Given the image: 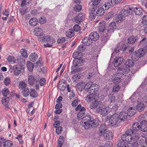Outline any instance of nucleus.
Instances as JSON below:
<instances>
[{"label": "nucleus", "instance_id": "nucleus-50", "mask_svg": "<svg viewBox=\"0 0 147 147\" xmlns=\"http://www.w3.org/2000/svg\"><path fill=\"white\" fill-rule=\"evenodd\" d=\"M24 57H23V56L22 55L18 56L17 57V60L18 63H21V62L24 63L25 62V60L24 59Z\"/></svg>", "mask_w": 147, "mask_h": 147}, {"label": "nucleus", "instance_id": "nucleus-28", "mask_svg": "<svg viewBox=\"0 0 147 147\" xmlns=\"http://www.w3.org/2000/svg\"><path fill=\"white\" fill-rule=\"evenodd\" d=\"M136 112V110L135 107H131L129 109H128L127 112V115L132 116L134 115Z\"/></svg>", "mask_w": 147, "mask_h": 147}, {"label": "nucleus", "instance_id": "nucleus-61", "mask_svg": "<svg viewBox=\"0 0 147 147\" xmlns=\"http://www.w3.org/2000/svg\"><path fill=\"white\" fill-rule=\"evenodd\" d=\"M56 129V131L57 134H60L61 133L62 128L61 127H57Z\"/></svg>", "mask_w": 147, "mask_h": 147}, {"label": "nucleus", "instance_id": "nucleus-11", "mask_svg": "<svg viewBox=\"0 0 147 147\" xmlns=\"http://www.w3.org/2000/svg\"><path fill=\"white\" fill-rule=\"evenodd\" d=\"M141 130V127L140 126L139 123H138L133 124L132 126V129H129L128 130H130L132 132V134L136 135V134H138L137 131L139 130Z\"/></svg>", "mask_w": 147, "mask_h": 147}, {"label": "nucleus", "instance_id": "nucleus-47", "mask_svg": "<svg viewBox=\"0 0 147 147\" xmlns=\"http://www.w3.org/2000/svg\"><path fill=\"white\" fill-rule=\"evenodd\" d=\"M13 144V142L10 140L4 141L3 146L4 147H10Z\"/></svg>", "mask_w": 147, "mask_h": 147}, {"label": "nucleus", "instance_id": "nucleus-23", "mask_svg": "<svg viewBox=\"0 0 147 147\" xmlns=\"http://www.w3.org/2000/svg\"><path fill=\"white\" fill-rule=\"evenodd\" d=\"M145 106L143 102L141 101H138L136 109L139 112L142 111L144 109Z\"/></svg>", "mask_w": 147, "mask_h": 147}, {"label": "nucleus", "instance_id": "nucleus-20", "mask_svg": "<svg viewBox=\"0 0 147 147\" xmlns=\"http://www.w3.org/2000/svg\"><path fill=\"white\" fill-rule=\"evenodd\" d=\"M73 57L75 59V61H77V60H80L82 57V54L81 52L78 51H75L73 54Z\"/></svg>", "mask_w": 147, "mask_h": 147}, {"label": "nucleus", "instance_id": "nucleus-52", "mask_svg": "<svg viewBox=\"0 0 147 147\" xmlns=\"http://www.w3.org/2000/svg\"><path fill=\"white\" fill-rule=\"evenodd\" d=\"M65 41V39L64 37H61L59 38L57 40V42L59 44H62Z\"/></svg>", "mask_w": 147, "mask_h": 147}, {"label": "nucleus", "instance_id": "nucleus-18", "mask_svg": "<svg viewBox=\"0 0 147 147\" xmlns=\"http://www.w3.org/2000/svg\"><path fill=\"white\" fill-rule=\"evenodd\" d=\"M119 119L121 122L124 121L127 119V114L125 112H122L118 115Z\"/></svg>", "mask_w": 147, "mask_h": 147}, {"label": "nucleus", "instance_id": "nucleus-5", "mask_svg": "<svg viewBox=\"0 0 147 147\" xmlns=\"http://www.w3.org/2000/svg\"><path fill=\"white\" fill-rule=\"evenodd\" d=\"M118 117V115L116 113H114L111 116L109 123L112 126L118 127L120 124L121 121L119 120Z\"/></svg>", "mask_w": 147, "mask_h": 147}, {"label": "nucleus", "instance_id": "nucleus-55", "mask_svg": "<svg viewBox=\"0 0 147 147\" xmlns=\"http://www.w3.org/2000/svg\"><path fill=\"white\" fill-rule=\"evenodd\" d=\"M82 6L79 5H76L74 8L75 11L77 12L80 11L81 9Z\"/></svg>", "mask_w": 147, "mask_h": 147}, {"label": "nucleus", "instance_id": "nucleus-53", "mask_svg": "<svg viewBox=\"0 0 147 147\" xmlns=\"http://www.w3.org/2000/svg\"><path fill=\"white\" fill-rule=\"evenodd\" d=\"M142 23L143 25H147V15L144 16L142 19Z\"/></svg>", "mask_w": 147, "mask_h": 147}, {"label": "nucleus", "instance_id": "nucleus-57", "mask_svg": "<svg viewBox=\"0 0 147 147\" xmlns=\"http://www.w3.org/2000/svg\"><path fill=\"white\" fill-rule=\"evenodd\" d=\"M111 6L109 2L106 3L103 5V7L106 10L108 9Z\"/></svg>", "mask_w": 147, "mask_h": 147}, {"label": "nucleus", "instance_id": "nucleus-36", "mask_svg": "<svg viewBox=\"0 0 147 147\" xmlns=\"http://www.w3.org/2000/svg\"><path fill=\"white\" fill-rule=\"evenodd\" d=\"M105 13V11L103 8L100 7L97 10L96 14L97 16H103Z\"/></svg>", "mask_w": 147, "mask_h": 147}, {"label": "nucleus", "instance_id": "nucleus-2", "mask_svg": "<svg viewBox=\"0 0 147 147\" xmlns=\"http://www.w3.org/2000/svg\"><path fill=\"white\" fill-rule=\"evenodd\" d=\"M86 119L83 121L82 123H84L85 129H88L90 127H96L99 123V121L97 118L94 119L90 115H87L85 117Z\"/></svg>", "mask_w": 147, "mask_h": 147}, {"label": "nucleus", "instance_id": "nucleus-62", "mask_svg": "<svg viewBox=\"0 0 147 147\" xmlns=\"http://www.w3.org/2000/svg\"><path fill=\"white\" fill-rule=\"evenodd\" d=\"M20 11L22 15H24L27 13L26 9L23 8L20 9Z\"/></svg>", "mask_w": 147, "mask_h": 147}, {"label": "nucleus", "instance_id": "nucleus-27", "mask_svg": "<svg viewBox=\"0 0 147 147\" xmlns=\"http://www.w3.org/2000/svg\"><path fill=\"white\" fill-rule=\"evenodd\" d=\"M104 137L106 140H111L112 138V134L111 131H106L103 134Z\"/></svg>", "mask_w": 147, "mask_h": 147}, {"label": "nucleus", "instance_id": "nucleus-45", "mask_svg": "<svg viewBox=\"0 0 147 147\" xmlns=\"http://www.w3.org/2000/svg\"><path fill=\"white\" fill-rule=\"evenodd\" d=\"M7 61L11 63H14L16 61V58L13 56H10L7 58Z\"/></svg>", "mask_w": 147, "mask_h": 147}, {"label": "nucleus", "instance_id": "nucleus-21", "mask_svg": "<svg viewBox=\"0 0 147 147\" xmlns=\"http://www.w3.org/2000/svg\"><path fill=\"white\" fill-rule=\"evenodd\" d=\"M82 42L83 44L86 45H89L92 44V41L89 36L85 37L82 40Z\"/></svg>", "mask_w": 147, "mask_h": 147}, {"label": "nucleus", "instance_id": "nucleus-59", "mask_svg": "<svg viewBox=\"0 0 147 147\" xmlns=\"http://www.w3.org/2000/svg\"><path fill=\"white\" fill-rule=\"evenodd\" d=\"M11 80L10 78L8 77L6 78L4 81V83L5 85H8L10 83Z\"/></svg>", "mask_w": 147, "mask_h": 147}, {"label": "nucleus", "instance_id": "nucleus-40", "mask_svg": "<svg viewBox=\"0 0 147 147\" xmlns=\"http://www.w3.org/2000/svg\"><path fill=\"white\" fill-rule=\"evenodd\" d=\"M2 93L4 97H9L10 96L9 90L7 88H4L2 90Z\"/></svg>", "mask_w": 147, "mask_h": 147}, {"label": "nucleus", "instance_id": "nucleus-41", "mask_svg": "<svg viewBox=\"0 0 147 147\" xmlns=\"http://www.w3.org/2000/svg\"><path fill=\"white\" fill-rule=\"evenodd\" d=\"M9 97H4L2 98L1 102L3 105L6 106V107H7L8 106V103L9 102Z\"/></svg>", "mask_w": 147, "mask_h": 147}, {"label": "nucleus", "instance_id": "nucleus-44", "mask_svg": "<svg viewBox=\"0 0 147 147\" xmlns=\"http://www.w3.org/2000/svg\"><path fill=\"white\" fill-rule=\"evenodd\" d=\"M27 84L24 81H20L19 84V88L20 89H23L25 88L27 86Z\"/></svg>", "mask_w": 147, "mask_h": 147}, {"label": "nucleus", "instance_id": "nucleus-37", "mask_svg": "<svg viewBox=\"0 0 147 147\" xmlns=\"http://www.w3.org/2000/svg\"><path fill=\"white\" fill-rule=\"evenodd\" d=\"M38 23V20L37 19L34 18L30 19L29 21V24L32 26H35Z\"/></svg>", "mask_w": 147, "mask_h": 147}, {"label": "nucleus", "instance_id": "nucleus-9", "mask_svg": "<svg viewBox=\"0 0 147 147\" xmlns=\"http://www.w3.org/2000/svg\"><path fill=\"white\" fill-rule=\"evenodd\" d=\"M98 98V94H91L88 95L86 96V100L88 102L94 101L95 100H97Z\"/></svg>", "mask_w": 147, "mask_h": 147}, {"label": "nucleus", "instance_id": "nucleus-38", "mask_svg": "<svg viewBox=\"0 0 147 147\" xmlns=\"http://www.w3.org/2000/svg\"><path fill=\"white\" fill-rule=\"evenodd\" d=\"M120 13L123 17H125L128 16L130 14V13L128 10L123 9L120 12Z\"/></svg>", "mask_w": 147, "mask_h": 147}, {"label": "nucleus", "instance_id": "nucleus-32", "mask_svg": "<svg viewBox=\"0 0 147 147\" xmlns=\"http://www.w3.org/2000/svg\"><path fill=\"white\" fill-rule=\"evenodd\" d=\"M101 0H91L92 2V7H93V12L95 11L96 9L97 6L100 3Z\"/></svg>", "mask_w": 147, "mask_h": 147}, {"label": "nucleus", "instance_id": "nucleus-30", "mask_svg": "<svg viewBox=\"0 0 147 147\" xmlns=\"http://www.w3.org/2000/svg\"><path fill=\"white\" fill-rule=\"evenodd\" d=\"M105 22L102 21L99 23L98 26V29L100 32H103L105 29Z\"/></svg>", "mask_w": 147, "mask_h": 147}, {"label": "nucleus", "instance_id": "nucleus-64", "mask_svg": "<svg viewBox=\"0 0 147 147\" xmlns=\"http://www.w3.org/2000/svg\"><path fill=\"white\" fill-rule=\"evenodd\" d=\"M46 21L45 18L43 17H41L39 20V22L40 24H43Z\"/></svg>", "mask_w": 147, "mask_h": 147}, {"label": "nucleus", "instance_id": "nucleus-22", "mask_svg": "<svg viewBox=\"0 0 147 147\" xmlns=\"http://www.w3.org/2000/svg\"><path fill=\"white\" fill-rule=\"evenodd\" d=\"M89 36L92 41V40L96 41L99 38L98 34L96 32H91L89 34Z\"/></svg>", "mask_w": 147, "mask_h": 147}, {"label": "nucleus", "instance_id": "nucleus-34", "mask_svg": "<svg viewBox=\"0 0 147 147\" xmlns=\"http://www.w3.org/2000/svg\"><path fill=\"white\" fill-rule=\"evenodd\" d=\"M67 37L71 38L74 35V32L72 29L68 30L65 34Z\"/></svg>", "mask_w": 147, "mask_h": 147}, {"label": "nucleus", "instance_id": "nucleus-15", "mask_svg": "<svg viewBox=\"0 0 147 147\" xmlns=\"http://www.w3.org/2000/svg\"><path fill=\"white\" fill-rule=\"evenodd\" d=\"M102 102L100 101L95 100L92 102L90 105V108L92 109H94L97 107H100Z\"/></svg>", "mask_w": 147, "mask_h": 147}, {"label": "nucleus", "instance_id": "nucleus-25", "mask_svg": "<svg viewBox=\"0 0 147 147\" xmlns=\"http://www.w3.org/2000/svg\"><path fill=\"white\" fill-rule=\"evenodd\" d=\"M34 33L35 35L37 36H41L43 35L42 30L41 28H35L34 30Z\"/></svg>", "mask_w": 147, "mask_h": 147}, {"label": "nucleus", "instance_id": "nucleus-13", "mask_svg": "<svg viewBox=\"0 0 147 147\" xmlns=\"http://www.w3.org/2000/svg\"><path fill=\"white\" fill-rule=\"evenodd\" d=\"M117 71L119 72L118 73H120L122 75L126 74H127L130 71L128 67L124 65L121 66L120 67L118 68Z\"/></svg>", "mask_w": 147, "mask_h": 147}, {"label": "nucleus", "instance_id": "nucleus-56", "mask_svg": "<svg viewBox=\"0 0 147 147\" xmlns=\"http://www.w3.org/2000/svg\"><path fill=\"white\" fill-rule=\"evenodd\" d=\"M80 76L78 74L74 75L72 78V79L75 82H77L80 79Z\"/></svg>", "mask_w": 147, "mask_h": 147}, {"label": "nucleus", "instance_id": "nucleus-7", "mask_svg": "<svg viewBox=\"0 0 147 147\" xmlns=\"http://www.w3.org/2000/svg\"><path fill=\"white\" fill-rule=\"evenodd\" d=\"M124 46V45H121V43L118 44L112 54L113 55L119 52H120L121 53H122L125 50L126 48Z\"/></svg>", "mask_w": 147, "mask_h": 147}, {"label": "nucleus", "instance_id": "nucleus-4", "mask_svg": "<svg viewBox=\"0 0 147 147\" xmlns=\"http://www.w3.org/2000/svg\"><path fill=\"white\" fill-rule=\"evenodd\" d=\"M96 111L97 112L100 113L102 115L106 116L110 111L111 109L102 103L100 107L96 109Z\"/></svg>", "mask_w": 147, "mask_h": 147}, {"label": "nucleus", "instance_id": "nucleus-8", "mask_svg": "<svg viewBox=\"0 0 147 147\" xmlns=\"http://www.w3.org/2000/svg\"><path fill=\"white\" fill-rule=\"evenodd\" d=\"M145 52L144 49L141 48L138 51L137 53H135L132 55V59L133 60L135 59L137 57L140 58L143 56L144 55Z\"/></svg>", "mask_w": 147, "mask_h": 147}, {"label": "nucleus", "instance_id": "nucleus-1", "mask_svg": "<svg viewBox=\"0 0 147 147\" xmlns=\"http://www.w3.org/2000/svg\"><path fill=\"white\" fill-rule=\"evenodd\" d=\"M132 132L130 130H127L125 134L121 136L122 140L124 142H133L132 144V146H136L138 145L137 142L138 141L140 136L139 134H136V135L132 134Z\"/></svg>", "mask_w": 147, "mask_h": 147}, {"label": "nucleus", "instance_id": "nucleus-48", "mask_svg": "<svg viewBox=\"0 0 147 147\" xmlns=\"http://www.w3.org/2000/svg\"><path fill=\"white\" fill-rule=\"evenodd\" d=\"M134 64L133 62L131 60H127L125 63V66L127 67L132 66Z\"/></svg>", "mask_w": 147, "mask_h": 147}, {"label": "nucleus", "instance_id": "nucleus-60", "mask_svg": "<svg viewBox=\"0 0 147 147\" xmlns=\"http://www.w3.org/2000/svg\"><path fill=\"white\" fill-rule=\"evenodd\" d=\"M73 29L75 31L78 32L80 29V27L78 24H76L74 26Z\"/></svg>", "mask_w": 147, "mask_h": 147}, {"label": "nucleus", "instance_id": "nucleus-33", "mask_svg": "<svg viewBox=\"0 0 147 147\" xmlns=\"http://www.w3.org/2000/svg\"><path fill=\"white\" fill-rule=\"evenodd\" d=\"M136 36H131L129 37L127 39V42L130 44H134L137 41Z\"/></svg>", "mask_w": 147, "mask_h": 147}, {"label": "nucleus", "instance_id": "nucleus-46", "mask_svg": "<svg viewBox=\"0 0 147 147\" xmlns=\"http://www.w3.org/2000/svg\"><path fill=\"white\" fill-rule=\"evenodd\" d=\"M123 17L120 13L118 14L115 19L116 22L117 23H121L123 20Z\"/></svg>", "mask_w": 147, "mask_h": 147}, {"label": "nucleus", "instance_id": "nucleus-6", "mask_svg": "<svg viewBox=\"0 0 147 147\" xmlns=\"http://www.w3.org/2000/svg\"><path fill=\"white\" fill-rule=\"evenodd\" d=\"M41 39L42 41L47 42L44 44V46L45 47H51L55 42L54 38L48 36H44L42 37Z\"/></svg>", "mask_w": 147, "mask_h": 147}, {"label": "nucleus", "instance_id": "nucleus-10", "mask_svg": "<svg viewBox=\"0 0 147 147\" xmlns=\"http://www.w3.org/2000/svg\"><path fill=\"white\" fill-rule=\"evenodd\" d=\"M122 76V74L119 73L113 75L111 78L113 83L116 84H118L121 82L120 78Z\"/></svg>", "mask_w": 147, "mask_h": 147}, {"label": "nucleus", "instance_id": "nucleus-43", "mask_svg": "<svg viewBox=\"0 0 147 147\" xmlns=\"http://www.w3.org/2000/svg\"><path fill=\"white\" fill-rule=\"evenodd\" d=\"M30 95L32 97L35 98L38 96V94L34 89L31 88L30 89Z\"/></svg>", "mask_w": 147, "mask_h": 147}, {"label": "nucleus", "instance_id": "nucleus-29", "mask_svg": "<svg viewBox=\"0 0 147 147\" xmlns=\"http://www.w3.org/2000/svg\"><path fill=\"white\" fill-rule=\"evenodd\" d=\"M78 64H74V65L72 66L71 67L72 71H71V74H73L76 73L80 71V69L78 68Z\"/></svg>", "mask_w": 147, "mask_h": 147}, {"label": "nucleus", "instance_id": "nucleus-35", "mask_svg": "<svg viewBox=\"0 0 147 147\" xmlns=\"http://www.w3.org/2000/svg\"><path fill=\"white\" fill-rule=\"evenodd\" d=\"M38 58V55L35 53L31 54L29 56L30 60L32 62H34L36 61L37 59Z\"/></svg>", "mask_w": 147, "mask_h": 147}, {"label": "nucleus", "instance_id": "nucleus-26", "mask_svg": "<svg viewBox=\"0 0 147 147\" xmlns=\"http://www.w3.org/2000/svg\"><path fill=\"white\" fill-rule=\"evenodd\" d=\"M141 130L146 132L147 131V121H143L141 123Z\"/></svg>", "mask_w": 147, "mask_h": 147}, {"label": "nucleus", "instance_id": "nucleus-24", "mask_svg": "<svg viewBox=\"0 0 147 147\" xmlns=\"http://www.w3.org/2000/svg\"><path fill=\"white\" fill-rule=\"evenodd\" d=\"M116 28V26L115 22H113L109 24L107 31L109 32H113V30L115 29Z\"/></svg>", "mask_w": 147, "mask_h": 147}, {"label": "nucleus", "instance_id": "nucleus-31", "mask_svg": "<svg viewBox=\"0 0 147 147\" xmlns=\"http://www.w3.org/2000/svg\"><path fill=\"white\" fill-rule=\"evenodd\" d=\"M84 18L83 15L82 13H79L76 17L75 22L79 24L82 21Z\"/></svg>", "mask_w": 147, "mask_h": 147}, {"label": "nucleus", "instance_id": "nucleus-14", "mask_svg": "<svg viewBox=\"0 0 147 147\" xmlns=\"http://www.w3.org/2000/svg\"><path fill=\"white\" fill-rule=\"evenodd\" d=\"M129 10L131 11H134L136 15H141L143 13V11L142 9L139 7H137L135 8L131 7L129 8Z\"/></svg>", "mask_w": 147, "mask_h": 147}, {"label": "nucleus", "instance_id": "nucleus-42", "mask_svg": "<svg viewBox=\"0 0 147 147\" xmlns=\"http://www.w3.org/2000/svg\"><path fill=\"white\" fill-rule=\"evenodd\" d=\"M27 67L28 69L30 71H32L33 69L34 65L31 62L28 61L26 63Z\"/></svg>", "mask_w": 147, "mask_h": 147}, {"label": "nucleus", "instance_id": "nucleus-3", "mask_svg": "<svg viewBox=\"0 0 147 147\" xmlns=\"http://www.w3.org/2000/svg\"><path fill=\"white\" fill-rule=\"evenodd\" d=\"M86 90L88 93L95 94L98 90V85L96 84H92L91 82H88L85 85Z\"/></svg>", "mask_w": 147, "mask_h": 147}, {"label": "nucleus", "instance_id": "nucleus-19", "mask_svg": "<svg viewBox=\"0 0 147 147\" xmlns=\"http://www.w3.org/2000/svg\"><path fill=\"white\" fill-rule=\"evenodd\" d=\"M13 73L15 75L18 76L20 74L22 70V68L18 65H15L13 67Z\"/></svg>", "mask_w": 147, "mask_h": 147}, {"label": "nucleus", "instance_id": "nucleus-16", "mask_svg": "<svg viewBox=\"0 0 147 147\" xmlns=\"http://www.w3.org/2000/svg\"><path fill=\"white\" fill-rule=\"evenodd\" d=\"M123 61L122 57H116L113 61V63L115 67H117L121 64Z\"/></svg>", "mask_w": 147, "mask_h": 147}, {"label": "nucleus", "instance_id": "nucleus-49", "mask_svg": "<svg viewBox=\"0 0 147 147\" xmlns=\"http://www.w3.org/2000/svg\"><path fill=\"white\" fill-rule=\"evenodd\" d=\"M140 44L145 47L147 45V39L146 38H144L140 42Z\"/></svg>", "mask_w": 147, "mask_h": 147}, {"label": "nucleus", "instance_id": "nucleus-54", "mask_svg": "<svg viewBox=\"0 0 147 147\" xmlns=\"http://www.w3.org/2000/svg\"><path fill=\"white\" fill-rule=\"evenodd\" d=\"M20 53L22 56L26 58L28 57V55L26 51L24 49H21L20 50Z\"/></svg>", "mask_w": 147, "mask_h": 147}, {"label": "nucleus", "instance_id": "nucleus-63", "mask_svg": "<svg viewBox=\"0 0 147 147\" xmlns=\"http://www.w3.org/2000/svg\"><path fill=\"white\" fill-rule=\"evenodd\" d=\"M113 15L112 13L110 12L108 13L106 16L105 20H106L108 21V20H109L113 16Z\"/></svg>", "mask_w": 147, "mask_h": 147}, {"label": "nucleus", "instance_id": "nucleus-51", "mask_svg": "<svg viewBox=\"0 0 147 147\" xmlns=\"http://www.w3.org/2000/svg\"><path fill=\"white\" fill-rule=\"evenodd\" d=\"M63 138L60 136L58 140V146L61 147L64 143Z\"/></svg>", "mask_w": 147, "mask_h": 147}, {"label": "nucleus", "instance_id": "nucleus-39", "mask_svg": "<svg viewBox=\"0 0 147 147\" xmlns=\"http://www.w3.org/2000/svg\"><path fill=\"white\" fill-rule=\"evenodd\" d=\"M21 93L23 96L25 97H26L29 94V90L27 88H25L22 91Z\"/></svg>", "mask_w": 147, "mask_h": 147}, {"label": "nucleus", "instance_id": "nucleus-12", "mask_svg": "<svg viewBox=\"0 0 147 147\" xmlns=\"http://www.w3.org/2000/svg\"><path fill=\"white\" fill-rule=\"evenodd\" d=\"M108 127L105 124L103 123L99 127L98 134L100 136H102L105 133V132L107 129Z\"/></svg>", "mask_w": 147, "mask_h": 147}, {"label": "nucleus", "instance_id": "nucleus-17", "mask_svg": "<svg viewBox=\"0 0 147 147\" xmlns=\"http://www.w3.org/2000/svg\"><path fill=\"white\" fill-rule=\"evenodd\" d=\"M38 81V79H35L34 76L32 75H30L28 76V83L31 85L34 84Z\"/></svg>", "mask_w": 147, "mask_h": 147}, {"label": "nucleus", "instance_id": "nucleus-58", "mask_svg": "<svg viewBox=\"0 0 147 147\" xmlns=\"http://www.w3.org/2000/svg\"><path fill=\"white\" fill-rule=\"evenodd\" d=\"M120 88V87L118 84H116L113 87V91L115 92H118Z\"/></svg>", "mask_w": 147, "mask_h": 147}]
</instances>
